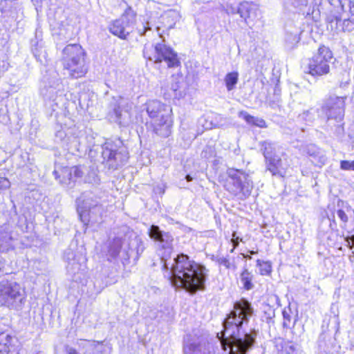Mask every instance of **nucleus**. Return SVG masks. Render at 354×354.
Wrapping results in <instances>:
<instances>
[{"mask_svg":"<svg viewBox=\"0 0 354 354\" xmlns=\"http://www.w3.org/2000/svg\"><path fill=\"white\" fill-rule=\"evenodd\" d=\"M254 308L247 299L241 298L234 303L233 308L223 322L221 335H226L221 340L223 349L229 354H248L254 346L258 330H246Z\"/></svg>","mask_w":354,"mask_h":354,"instance_id":"nucleus-1","label":"nucleus"},{"mask_svg":"<svg viewBox=\"0 0 354 354\" xmlns=\"http://www.w3.org/2000/svg\"><path fill=\"white\" fill-rule=\"evenodd\" d=\"M174 261L170 269L167 263L163 265V269L169 271L173 286L184 289L191 295L205 290L207 274L205 266L191 260L184 254H178Z\"/></svg>","mask_w":354,"mask_h":354,"instance_id":"nucleus-2","label":"nucleus"},{"mask_svg":"<svg viewBox=\"0 0 354 354\" xmlns=\"http://www.w3.org/2000/svg\"><path fill=\"white\" fill-rule=\"evenodd\" d=\"M107 256L115 258L120 254L122 263L128 262L131 257L138 259L144 250L142 243L136 234L124 226L122 232H120L113 239L109 238L104 248Z\"/></svg>","mask_w":354,"mask_h":354,"instance_id":"nucleus-3","label":"nucleus"},{"mask_svg":"<svg viewBox=\"0 0 354 354\" xmlns=\"http://www.w3.org/2000/svg\"><path fill=\"white\" fill-rule=\"evenodd\" d=\"M26 301L25 289L6 274L0 277V305L21 310Z\"/></svg>","mask_w":354,"mask_h":354,"instance_id":"nucleus-4","label":"nucleus"},{"mask_svg":"<svg viewBox=\"0 0 354 354\" xmlns=\"http://www.w3.org/2000/svg\"><path fill=\"white\" fill-rule=\"evenodd\" d=\"M64 66L69 71L70 75L74 78L81 77L86 72L84 60V51L77 44L68 45L63 50Z\"/></svg>","mask_w":354,"mask_h":354,"instance_id":"nucleus-5","label":"nucleus"},{"mask_svg":"<svg viewBox=\"0 0 354 354\" xmlns=\"http://www.w3.org/2000/svg\"><path fill=\"white\" fill-rule=\"evenodd\" d=\"M183 354H214L208 341V334L203 329L196 328L183 338Z\"/></svg>","mask_w":354,"mask_h":354,"instance_id":"nucleus-6","label":"nucleus"},{"mask_svg":"<svg viewBox=\"0 0 354 354\" xmlns=\"http://www.w3.org/2000/svg\"><path fill=\"white\" fill-rule=\"evenodd\" d=\"M143 54L146 58L156 63L165 61L169 68L176 67L180 64L177 54L164 44H156L154 46L149 44H146Z\"/></svg>","mask_w":354,"mask_h":354,"instance_id":"nucleus-7","label":"nucleus"},{"mask_svg":"<svg viewBox=\"0 0 354 354\" xmlns=\"http://www.w3.org/2000/svg\"><path fill=\"white\" fill-rule=\"evenodd\" d=\"M332 51L326 46H322L317 52L309 59L308 73L313 76H322L330 71V64L333 63Z\"/></svg>","mask_w":354,"mask_h":354,"instance_id":"nucleus-8","label":"nucleus"},{"mask_svg":"<svg viewBox=\"0 0 354 354\" xmlns=\"http://www.w3.org/2000/svg\"><path fill=\"white\" fill-rule=\"evenodd\" d=\"M343 21V29L351 31L354 29V2L350 0L339 1V7L331 12L328 17L327 21L332 25L334 21L336 24Z\"/></svg>","mask_w":354,"mask_h":354,"instance_id":"nucleus-9","label":"nucleus"},{"mask_svg":"<svg viewBox=\"0 0 354 354\" xmlns=\"http://www.w3.org/2000/svg\"><path fill=\"white\" fill-rule=\"evenodd\" d=\"M64 258L67 261L66 271L71 279L82 283L86 276V257L81 254H75L69 249L65 251Z\"/></svg>","mask_w":354,"mask_h":354,"instance_id":"nucleus-10","label":"nucleus"},{"mask_svg":"<svg viewBox=\"0 0 354 354\" xmlns=\"http://www.w3.org/2000/svg\"><path fill=\"white\" fill-rule=\"evenodd\" d=\"M136 17V15L132 9H127L120 19L113 22L109 28L110 31L114 35L125 39L135 24Z\"/></svg>","mask_w":354,"mask_h":354,"instance_id":"nucleus-11","label":"nucleus"},{"mask_svg":"<svg viewBox=\"0 0 354 354\" xmlns=\"http://www.w3.org/2000/svg\"><path fill=\"white\" fill-rule=\"evenodd\" d=\"M165 111L160 116L152 119L153 131L163 138L170 136L173 126L172 109L167 108Z\"/></svg>","mask_w":354,"mask_h":354,"instance_id":"nucleus-12","label":"nucleus"},{"mask_svg":"<svg viewBox=\"0 0 354 354\" xmlns=\"http://www.w3.org/2000/svg\"><path fill=\"white\" fill-rule=\"evenodd\" d=\"M343 106L344 101L342 98L330 97L326 101L323 106V111L326 113L328 118L340 120L344 113Z\"/></svg>","mask_w":354,"mask_h":354,"instance_id":"nucleus-13","label":"nucleus"},{"mask_svg":"<svg viewBox=\"0 0 354 354\" xmlns=\"http://www.w3.org/2000/svg\"><path fill=\"white\" fill-rule=\"evenodd\" d=\"M18 340L15 336L3 332L0 333V354H15Z\"/></svg>","mask_w":354,"mask_h":354,"instance_id":"nucleus-14","label":"nucleus"},{"mask_svg":"<svg viewBox=\"0 0 354 354\" xmlns=\"http://www.w3.org/2000/svg\"><path fill=\"white\" fill-rule=\"evenodd\" d=\"M179 19V15L175 11H170L161 16L162 26H157L156 30L160 37L166 31L174 28L176 21Z\"/></svg>","mask_w":354,"mask_h":354,"instance_id":"nucleus-15","label":"nucleus"},{"mask_svg":"<svg viewBox=\"0 0 354 354\" xmlns=\"http://www.w3.org/2000/svg\"><path fill=\"white\" fill-rule=\"evenodd\" d=\"M149 234L151 239L162 243V248H169L173 241V237L168 232L160 230L159 227L152 225L149 230Z\"/></svg>","mask_w":354,"mask_h":354,"instance_id":"nucleus-16","label":"nucleus"},{"mask_svg":"<svg viewBox=\"0 0 354 354\" xmlns=\"http://www.w3.org/2000/svg\"><path fill=\"white\" fill-rule=\"evenodd\" d=\"M227 174L229 177L236 183L239 188L243 189L245 187L247 188L252 187L248 175L243 171L232 168L227 170Z\"/></svg>","mask_w":354,"mask_h":354,"instance_id":"nucleus-17","label":"nucleus"},{"mask_svg":"<svg viewBox=\"0 0 354 354\" xmlns=\"http://www.w3.org/2000/svg\"><path fill=\"white\" fill-rule=\"evenodd\" d=\"M263 147V154L266 159L268 161V169L275 174L277 172L278 167L281 164L280 158H272V153L274 147L272 145L268 142H264L262 145Z\"/></svg>","mask_w":354,"mask_h":354,"instance_id":"nucleus-18","label":"nucleus"},{"mask_svg":"<svg viewBox=\"0 0 354 354\" xmlns=\"http://www.w3.org/2000/svg\"><path fill=\"white\" fill-rule=\"evenodd\" d=\"M83 174L84 171L81 167H64L62 169L63 178L62 182L65 184H68L81 178Z\"/></svg>","mask_w":354,"mask_h":354,"instance_id":"nucleus-19","label":"nucleus"},{"mask_svg":"<svg viewBox=\"0 0 354 354\" xmlns=\"http://www.w3.org/2000/svg\"><path fill=\"white\" fill-rule=\"evenodd\" d=\"M167 108L171 107L155 100H149L147 103V111L152 119L160 116L161 113H165Z\"/></svg>","mask_w":354,"mask_h":354,"instance_id":"nucleus-20","label":"nucleus"},{"mask_svg":"<svg viewBox=\"0 0 354 354\" xmlns=\"http://www.w3.org/2000/svg\"><path fill=\"white\" fill-rule=\"evenodd\" d=\"M239 12L241 18L250 24L257 15V9L254 5L245 2L241 4Z\"/></svg>","mask_w":354,"mask_h":354,"instance_id":"nucleus-21","label":"nucleus"},{"mask_svg":"<svg viewBox=\"0 0 354 354\" xmlns=\"http://www.w3.org/2000/svg\"><path fill=\"white\" fill-rule=\"evenodd\" d=\"M239 115L243 118L249 124L254 125L261 128L266 127V123L262 118L252 116L246 111H240Z\"/></svg>","mask_w":354,"mask_h":354,"instance_id":"nucleus-22","label":"nucleus"},{"mask_svg":"<svg viewBox=\"0 0 354 354\" xmlns=\"http://www.w3.org/2000/svg\"><path fill=\"white\" fill-rule=\"evenodd\" d=\"M252 279L253 275L248 270V269L245 268L241 274L240 279L245 290H250L254 288Z\"/></svg>","mask_w":354,"mask_h":354,"instance_id":"nucleus-23","label":"nucleus"},{"mask_svg":"<svg viewBox=\"0 0 354 354\" xmlns=\"http://www.w3.org/2000/svg\"><path fill=\"white\" fill-rule=\"evenodd\" d=\"M239 73L238 72L234 71L227 73L225 77V83L227 91H232L234 88L236 84L238 82Z\"/></svg>","mask_w":354,"mask_h":354,"instance_id":"nucleus-24","label":"nucleus"},{"mask_svg":"<svg viewBox=\"0 0 354 354\" xmlns=\"http://www.w3.org/2000/svg\"><path fill=\"white\" fill-rule=\"evenodd\" d=\"M116 116V121L119 123L125 122L126 119L129 118V113L127 111H123L120 107L114 110Z\"/></svg>","mask_w":354,"mask_h":354,"instance_id":"nucleus-25","label":"nucleus"},{"mask_svg":"<svg viewBox=\"0 0 354 354\" xmlns=\"http://www.w3.org/2000/svg\"><path fill=\"white\" fill-rule=\"evenodd\" d=\"M257 265L260 267V272L262 275L268 274L271 272V266L270 263L258 259L257 261Z\"/></svg>","mask_w":354,"mask_h":354,"instance_id":"nucleus-26","label":"nucleus"},{"mask_svg":"<svg viewBox=\"0 0 354 354\" xmlns=\"http://www.w3.org/2000/svg\"><path fill=\"white\" fill-rule=\"evenodd\" d=\"M290 313V308H288V310L284 309L282 313L283 317V326L286 328H290L291 326V315Z\"/></svg>","mask_w":354,"mask_h":354,"instance_id":"nucleus-27","label":"nucleus"},{"mask_svg":"<svg viewBox=\"0 0 354 354\" xmlns=\"http://www.w3.org/2000/svg\"><path fill=\"white\" fill-rule=\"evenodd\" d=\"M215 261L218 265L223 266L227 269H230L231 267L229 259L225 257H216Z\"/></svg>","mask_w":354,"mask_h":354,"instance_id":"nucleus-28","label":"nucleus"},{"mask_svg":"<svg viewBox=\"0 0 354 354\" xmlns=\"http://www.w3.org/2000/svg\"><path fill=\"white\" fill-rule=\"evenodd\" d=\"M266 309L264 310L265 317L267 322H269L275 316L274 310L269 305L266 306Z\"/></svg>","mask_w":354,"mask_h":354,"instance_id":"nucleus-29","label":"nucleus"},{"mask_svg":"<svg viewBox=\"0 0 354 354\" xmlns=\"http://www.w3.org/2000/svg\"><path fill=\"white\" fill-rule=\"evenodd\" d=\"M340 168L343 170H353L354 171V160H342L340 162Z\"/></svg>","mask_w":354,"mask_h":354,"instance_id":"nucleus-30","label":"nucleus"},{"mask_svg":"<svg viewBox=\"0 0 354 354\" xmlns=\"http://www.w3.org/2000/svg\"><path fill=\"white\" fill-rule=\"evenodd\" d=\"M239 241H242V239L239 236H236V232H233L232 238L231 239V242L233 245V248L231 250V252L234 251V250L238 247L239 244Z\"/></svg>","mask_w":354,"mask_h":354,"instance_id":"nucleus-31","label":"nucleus"},{"mask_svg":"<svg viewBox=\"0 0 354 354\" xmlns=\"http://www.w3.org/2000/svg\"><path fill=\"white\" fill-rule=\"evenodd\" d=\"M10 183L6 178L0 177V189H6L9 188Z\"/></svg>","mask_w":354,"mask_h":354,"instance_id":"nucleus-32","label":"nucleus"},{"mask_svg":"<svg viewBox=\"0 0 354 354\" xmlns=\"http://www.w3.org/2000/svg\"><path fill=\"white\" fill-rule=\"evenodd\" d=\"M102 342H100L97 341H88L86 346L93 350L91 354H96L97 352L95 351L94 349H95L98 345L102 344Z\"/></svg>","mask_w":354,"mask_h":354,"instance_id":"nucleus-33","label":"nucleus"},{"mask_svg":"<svg viewBox=\"0 0 354 354\" xmlns=\"http://www.w3.org/2000/svg\"><path fill=\"white\" fill-rule=\"evenodd\" d=\"M295 348L292 346L283 347L282 350L278 354H294Z\"/></svg>","mask_w":354,"mask_h":354,"instance_id":"nucleus-34","label":"nucleus"},{"mask_svg":"<svg viewBox=\"0 0 354 354\" xmlns=\"http://www.w3.org/2000/svg\"><path fill=\"white\" fill-rule=\"evenodd\" d=\"M149 29H150L149 23V21H146V22L143 23L142 28H138V32H140V34L141 35H143L146 32V31Z\"/></svg>","mask_w":354,"mask_h":354,"instance_id":"nucleus-35","label":"nucleus"},{"mask_svg":"<svg viewBox=\"0 0 354 354\" xmlns=\"http://www.w3.org/2000/svg\"><path fill=\"white\" fill-rule=\"evenodd\" d=\"M345 241L347 243V245L351 248H354V235L347 236L345 238Z\"/></svg>","mask_w":354,"mask_h":354,"instance_id":"nucleus-36","label":"nucleus"},{"mask_svg":"<svg viewBox=\"0 0 354 354\" xmlns=\"http://www.w3.org/2000/svg\"><path fill=\"white\" fill-rule=\"evenodd\" d=\"M65 352L66 354H80L75 348L70 346H65Z\"/></svg>","mask_w":354,"mask_h":354,"instance_id":"nucleus-37","label":"nucleus"},{"mask_svg":"<svg viewBox=\"0 0 354 354\" xmlns=\"http://www.w3.org/2000/svg\"><path fill=\"white\" fill-rule=\"evenodd\" d=\"M268 224L266 223H263L261 225H260V229L261 230V232L264 234L265 236H268V234L270 232L269 230L264 231V230H266Z\"/></svg>","mask_w":354,"mask_h":354,"instance_id":"nucleus-38","label":"nucleus"},{"mask_svg":"<svg viewBox=\"0 0 354 354\" xmlns=\"http://www.w3.org/2000/svg\"><path fill=\"white\" fill-rule=\"evenodd\" d=\"M337 214H338V216L340 220H342V221H346L348 218L346 215V214L344 213V211L342 210H339L337 212Z\"/></svg>","mask_w":354,"mask_h":354,"instance_id":"nucleus-39","label":"nucleus"},{"mask_svg":"<svg viewBox=\"0 0 354 354\" xmlns=\"http://www.w3.org/2000/svg\"><path fill=\"white\" fill-rule=\"evenodd\" d=\"M77 211H78V213H79V215H80V219L82 221H84V219L86 218V212H84L83 210H82L80 209V207H78L77 209Z\"/></svg>","mask_w":354,"mask_h":354,"instance_id":"nucleus-40","label":"nucleus"},{"mask_svg":"<svg viewBox=\"0 0 354 354\" xmlns=\"http://www.w3.org/2000/svg\"><path fill=\"white\" fill-rule=\"evenodd\" d=\"M308 3V0H298L297 6H306Z\"/></svg>","mask_w":354,"mask_h":354,"instance_id":"nucleus-41","label":"nucleus"},{"mask_svg":"<svg viewBox=\"0 0 354 354\" xmlns=\"http://www.w3.org/2000/svg\"><path fill=\"white\" fill-rule=\"evenodd\" d=\"M3 268V264L1 262V261L0 260V277H2V275H3V271L2 270Z\"/></svg>","mask_w":354,"mask_h":354,"instance_id":"nucleus-42","label":"nucleus"},{"mask_svg":"<svg viewBox=\"0 0 354 354\" xmlns=\"http://www.w3.org/2000/svg\"><path fill=\"white\" fill-rule=\"evenodd\" d=\"M318 354H333L331 352L328 351H320Z\"/></svg>","mask_w":354,"mask_h":354,"instance_id":"nucleus-43","label":"nucleus"},{"mask_svg":"<svg viewBox=\"0 0 354 354\" xmlns=\"http://www.w3.org/2000/svg\"><path fill=\"white\" fill-rule=\"evenodd\" d=\"M186 180L187 181H191L192 180V178L189 175H187L186 176Z\"/></svg>","mask_w":354,"mask_h":354,"instance_id":"nucleus-44","label":"nucleus"},{"mask_svg":"<svg viewBox=\"0 0 354 354\" xmlns=\"http://www.w3.org/2000/svg\"><path fill=\"white\" fill-rule=\"evenodd\" d=\"M244 257L248 259H252V257L250 255H248V254L244 255Z\"/></svg>","mask_w":354,"mask_h":354,"instance_id":"nucleus-45","label":"nucleus"},{"mask_svg":"<svg viewBox=\"0 0 354 354\" xmlns=\"http://www.w3.org/2000/svg\"><path fill=\"white\" fill-rule=\"evenodd\" d=\"M250 253H251V254H255L256 252H254V251H250Z\"/></svg>","mask_w":354,"mask_h":354,"instance_id":"nucleus-46","label":"nucleus"},{"mask_svg":"<svg viewBox=\"0 0 354 354\" xmlns=\"http://www.w3.org/2000/svg\"><path fill=\"white\" fill-rule=\"evenodd\" d=\"M334 307H335V305H334V304H333V306H332V308H332V309H333V308H334Z\"/></svg>","mask_w":354,"mask_h":354,"instance_id":"nucleus-47","label":"nucleus"},{"mask_svg":"<svg viewBox=\"0 0 354 354\" xmlns=\"http://www.w3.org/2000/svg\"><path fill=\"white\" fill-rule=\"evenodd\" d=\"M353 253L354 254V252Z\"/></svg>","mask_w":354,"mask_h":354,"instance_id":"nucleus-48","label":"nucleus"}]
</instances>
